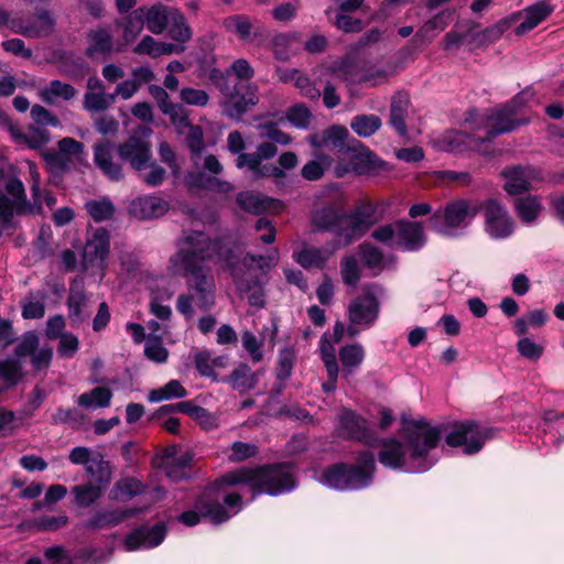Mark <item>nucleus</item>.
I'll list each match as a JSON object with an SVG mask.
<instances>
[{
    "label": "nucleus",
    "instance_id": "1",
    "mask_svg": "<svg viewBox=\"0 0 564 564\" xmlns=\"http://www.w3.org/2000/svg\"><path fill=\"white\" fill-rule=\"evenodd\" d=\"M401 440L377 437L380 449L378 462L387 469L421 474L430 470L436 463L431 456L447 431L445 443L449 447H462L465 455L479 453L486 441L494 437L495 430L484 426L475 420L455 421L447 425L432 426L425 419L401 420Z\"/></svg>",
    "mask_w": 564,
    "mask_h": 564
},
{
    "label": "nucleus",
    "instance_id": "2",
    "mask_svg": "<svg viewBox=\"0 0 564 564\" xmlns=\"http://www.w3.org/2000/svg\"><path fill=\"white\" fill-rule=\"evenodd\" d=\"M186 256L198 265L207 260L221 262L239 293H248L260 285L259 276L250 272L254 254L248 252L242 258V250L237 241L225 237L210 239L203 231H191L183 238L182 247L175 253V257L184 259Z\"/></svg>",
    "mask_w": 564,
    "mask_h": 564
},
{
    "label": "nucleus",
    "instance_id": "3",
    "mask_svg": "<svg viewBox=\"0 0 564 564\" xmlns=\"http://www.w3.org/2000/svg\"><path fill=\"white\" fill-rule=\"evenodd\" d=\"M291 463L279 462L257 465L254 467L240 466L223 473V482L228 487L246 485L253 501L261 495L271 497L290 492L296 487V479L290 470Z\"/></svg>",
    "mask_w": 564,
    "mask_h": 564
},
{
    "label": "nucleus",
    "instance_id": "4",
    "mask_svg": "<svg viewBox=\"0 0 564 564\" xmlns=\"http://www.w3.org/2000/svg\"><path fill=\"white\" fill-rule=\"evenodd\" d=\"M226 488L221 475L206 484L203 491L195 497L193 508L180 513L177 521L189 528L199 524L202 520H207L213 525L229 521L232 517L229 509H236L237 513L243 508V500L239 492L231 491L223 497L221 503L219 494Z\"/></svg>",
    "mask_w": 564,
    "mask_h": 564
},
{
    "label": "nucleus",
    "instance_id": "5",
    "mask_svg": "<svg viewBox=\"0 0 564 564\" xmlns=\"http://www.w3.org/2000/svg\"><path fill=\"white\" fill-rule=\"evenodd\" d=\"M377 462L369 449L359 451L352 463L338 462L322 473V482L338 491H360L375 482Z\"/></svg>",
    "mask_w": 564,
    "mask_h": 564
},
{
    "label": "nucleus",
    "instance_id": "6",
    "mask_svg": "<svg viewBox=\"0 0 564 564\" xmlns=\"http://www.w3.org/2000/svg\"><path fill=\"white\" fill-rule=\"evenodd\" d=\"M475 216L476 210L473 209L468 199H453L430 216L429 226L441 236L455 238L467 228Z\"/></svg>",
    "mask_w": 564,
    "mask_h": 564
},
{
    "label": "nucleus",
    "instance_id": "7",
    "mask_svg": "<svg viewBox=\"0 0 564 564\" xmlns=\"http://www.w3.org/2000/svg\"><path fill=\"white\" fill-rule=\"evenodd\" d=\"M348 150L349 152L345 155L348 158V166H336L335 174L337 177H343L348 171L359 176H379L391 170L388 162L357 139L350 141Z\"/></svg>",
    "mask_w": 564,
    "mask_h": 564
},
{
    "label": "nucleus",
    "instance_id": "8",
    "mask_svg": "<svg viewBox=\"0 0 564 564\" xmlns=\"http://www.w3.org/2000/svg\"><path fill=\"white\" fill-rule=\"evenodd\" d=\"M311 229L314 234L334 235L336 248L348 247L346 237L341 236L346 230V210L334 202H325L311 212Z\"/></svg>",
    "mask_w": 564,
    "mask_h": 564
},
{
    "label": "nucleus",
    "instance_id": "9",
    "mask_svg": "<svg viewBox=\"0 0 564 564\" xmlns=\"http://www.w3.org/2000/svg\"><path fill=\"white\" fill-rule=\"evenodd\" d=\"M151 133L152 130L147 126H141L134 130L123 142L116 147L119 160L128 163L134 171L147 169L152 160Z\"/></svg>",
    "mask_w": 564,
    "mask_h": 564
},
{
    "label": "nucleus",
    "instance_id": "10",
    "mask_svg": "<svg viewBox=\"0 0 564 564\" xmlns=\"http://www.w3.org/2000/svg\"><path fill=\"white\" fill-rule=\"evenodd\" d=\"M175 265L182 269V275L188 279V286L194 289L197 294L198 306L203 310L210 308L215 303V285L213 276L204 271V265L195 264L191 257H173Z\"/></svg>",
    "mask_w": 564,
    "mask_h": 564
},
{
    "label": "nucleus",
    "instance_id": "11",
    "mask_svg": "<svg viewBox=\"0 0 564 564\" xmlns=\"http://www.w3.org/2000/svg\"><path fill=\"white\" fill-rule=\"evenodd\" d=\"M377 205L371 200H362L352 209L346 212V245L350 246L362 238L378 219L376 217Z\"/></svg>",
    "mask_w": 564,
    "mask_h": 564
},
{
    "label": "nucleus",
    "instance_id": "12",
    "mask_svg": "<svg viewBox=\"0 0 564 564\" xmlns=\"http://www.w3.org/2000/svg\"><path fill=\"white\" fill-rule=\"evenodd\" d=\"M338 436L346 441H355L373 446L376 433L369 427L368 421L351 409H343L338 415Z\"/></svg>",
    "mask_w": 564,
    "mask_h": 564
},
{
    "label": "nucleus",
    "instance_id": "13",
    "mask_svg": "<svg viewBox=\"0 0 564 564\" xmlns=\"http://www.w3.org/2000/svg\"><path fill=\"white\" fill-rule=\"evenodd\" d=\"M487 122L492 124L487 128L485 135L479 137V143H491L494 140L505 133H509L519 127L527 126L530 122L529 118H516L512 112L509 113L502 106H498L490 110L486 116Z\"/></svg>",
    "mask_w": 564,
    "mask_h": 564
},
{
    "label": "nucleus",
    "instance_id": "14",
    "mask_svg": "<svg viewBox=\"0 0 564 564\" xmlns=\"http://www.w3.org/2000/svg\"><path fill=\"white\" fill-rule=\"evenodd\" d=\"M110 254V232L105 227H98L87 231L83 250L85 267L98 264L104 267Z\"/></svg>",
    "mask_w": 564,
    "mask_h": 564
},
{
    "label": "nucleus",
    "instance_id": "15",
    "mask_svg": "<svg viewBox=\"0 0 564 564\" xmlns=\"http://www.w3.org/2000/svg\"><path fill=\"white\" fill-rule=\"evenodd\" d=\"M167 535V525L160 521L152 527L141 524L127 534L124 546L128 551H135L140 547L153 549L159 546Z\"/></svg>",
    "mask_w": 564,
    "mask_h": 564
},
{
    "label": "nucleus",
    "instance_id": "16",
    "mask_svg": "<svg viewBox=\"0 0 564 564\" xmlns=\"http://www.w3.org/2000/svg\"><path fill=\"white\" fill-rule=\"evenodd\" d=\"M257 86L251 84H235L232 91L227 94L224 101L225 113L231 119H239L250 106L258 104Z\"/></svg>",
    "mask_w": 564,
    "mask_h": 564
},
{
    "label": "nucleus",
    "instance_id": "17",
    "mask_svg": "<svg viewBox=\"0 0 564 564\" xmlns=\"http://www.w3.org/2000/svg\"><path fill=\"white\" fill-rule=\"evenodd\" d=\"M380 303L372 292H365L354 299L348 306V318L350 324L366 325L370 327L378 318Z\"/></svg>",
    "mask_w": 564,
    "mask_h": 564
},
{
    "label": "nucleus",
    "instance_id": "18",
    "mask_svg": "<svg viewBox=\"0 0 564 564\" xmlns=\"http://www.w3.org/2000/svg\"><path fill=\"white\" fill-rule=\"evenodd\" d=\"M145 508L101 509L96 511L84 524L86 530L111 529L121 522L144 512Z\"/></svg>",
    "mask_w": 564,
    "mask_h": 564
},
{
    "label": "nucleus",
    "instance_id": "19",
    "mask_svg": "<svg viewBox=\"0 0 564 564\" xmlns=\"http://www.w3.org/2000/svg\"><path fill=\"white\" fill-rule=\"evenodd\" d=\"M485 219L487 230L494 238H507L512 234V223L506 208L496 199L489 198L485 203Z\"/></svg>",
    "mask_w": 564,
    "mask_h": 564
},
{
    "label": "nucleus",
    "instance_id": "20",
    "mask_svg": "<svg viewBox=\"0 0 564 564\" xmlns=\"http://www.w3.org/2000/svg\"><path fill=\"white\" fill-rule=\"evenodd\" d=\"M397 246L409 252L421 250L426 243L423 225L420 221L399 219L395 221Z\"/></svg>",
    "mask_w": 564,
    "mask_h": 564
},
{
    "label": "nucleus",
    "instance_id": "21",
    "mask_svg": "<svg viewBox=\"0 0 564 564\" xmlns=\"http://www.w3.org/2000/svg\"><path fill=\"white\" fill-rule=\"evenodd\" d=\"M236 200L242 210L253 215H261L269 210L278 214L284 208L282 200L250 191L240 192Z\"/></svg>",
    "mask_w": 564,
    "mask_h": 564
},
{
    "label": "nucleus",
    "instance_id": "22",
    "mask_svg": "<svg viewBox=\"0 0 564 564\" xmlns=\"http://www.w3.org/2000/svg\"><path fill=\"white\" fill-rule=\"evenodd\" d=\"M170 205L166 200L152 195L133 199L129 213L140 220L159 218L167 213Z\"/></svg>",
    "mask_w": 564,
    "mask_h": 564
},
{
    "label": "nucleus",
    "instance_id": "23",
    "mask_svg": "<svg viewBox=\"0 0 564 564\" xmlns=\"http://www.w3.org/2000/svg\"><path fill=\"white\" fill-rule=\"evenodd\" d=\"M352 139L355 138L349 134L345 126L333 124L322 132L319 139L317 135H313L311 144L315 148L332 145L340 155L345 156L349 152L348 148Z\"/></svg>",
    "mask_w": 564,
    "mask_h": 564
},
{
    "label": "nucleus",
    "instance_id": "24",
    "mask_svg": "<svg viewBox=\"0 0 564 564\" xmlns=\"http://www.w3.org/2000/svg\"><path fill=\"white\" fill-rule=\"evenodd\" d=\"M115 144L108 140L94 145V162L96 166L111 181L123 178L122 167L112 160Z\"/></svg>",
    "mask_w": 564,
    "mask_h": 564
},
{
    "label": "nucleus",
    "instance_id": "25",
    "mask_svg": "<svg viewBox=\"0 0 564 564\" xmlns=\"http://www.w3.org/2000/svg\"><path fill=\"white\" fill-rule=\"evenodd\" d=\"M554 11V6L550 0H539L538 2L524 8L522 13L525 14L522 21L514 30L517 36H522L529 31L536 28L540 23L546 20Z\"/></svg>",
    "mask_w": 564,
    "mask_h": 564
},
{
    "label": "nucleus",
    "instance_id": "26",
    "mask_svg": "<svg viewBox=\"0 0 564 564\" xmlns=\"http://www.w3.org/2000/svg\"><path fill=\"white\" fill-rule=\"evenodd\" d=\"M410 98L405 93L398 91L392 96L388 123L395 130L399 137L408 135V117Z\"/></svg>",
    "mask_w": 564,
    "mask_h": 564
},
{
    "label": "nucleus",
    "instance_id": "27",
    "mask_svg": "<svg viewBox=\"0 0 564 564\" xmlns=\"http://www.w3.org/2000/svg\"><path fill=\"white\" fill-rule=\"evenodd\" d=\"M185 182L189 189H203L220 194H227L232 189L231 183L202 171L189 172L185 177Z\"/></svg>",
    "mask_w": 564,
    "mask_h": 564
},
{
    "label": "nucleus",
    "instance_id": "28",
    "mask_svg": "<svg viewBox=\"0 0 564 564\" xmlns=\"http://www.w3.org/2000/svg\"><path fill=\"white\" fill-rule=\"evenodd\" d=\"M529 171L530 167L521 165L506 167L502 171V175L506 178L505 191L510 195H520L530 191Z\"/></svg>",
    "mask_w": 564,
    "mask_h": 564
},
{
    "label": "nucleus",
    "instance_id": "29",
    "mask_svg": "<svg viewBox=\"0 0 564 564\" xmlns=\"http://www.w3.org/2000/svg\"><path fill=\"white\" fill-rule=\"evenodd\" d=\"M365 356V349L359 343L347 344L339 348L338 358L343 366L341 373L345 379L355 373L356 369L362 364Z\"/></svg>",
    "mask_w": 564,
    "mask_h": 564
},
{
    "label": "nucleus",
    "instance_id": "30",
    "mask_svg": "<svg viewBox=\"0 0 564 564\" xmlns=\"http://www.w3.org/2000/svg\"><path fill=\"white\" fill-rule=\"evenodd\" d=\"M87 303L88 297L84 283L77 279H73L69 283V293L66 301L69 319L73 322H82L84 319L83 308Z\"/></svg>",
    "mask_w": 564,
    "mask_h": 564
},
{
    "label": "nucleus",
    "instance_id": "31",
    "mask_svg": "<svg viewBox=\"0 0 564 564\" xmlns=\"http://www.w3.org/2000/svg\"><path fill=\"white\" fill-rule=\"evenodd\" d=\"M141 8L143 9L148 30L153 34H161L169 25V21L172 17V9H169L161 2H156L150 8L145 6H142Z\"/></svg>",
    "mask_w": 564,
    "mask_h": 564
},
{
    "label": "nucleus",
    "instance_id": "32",
    "mask_svg": "<svg viewBox=\"0 0 564 564\" xmlns=\"http://www.w3.org/2000/svg\"><path fill=\"white\" fill-rule=\"evenodd\" d=\"M144 485L134 477H124L117 480L109 492L111 500L126 501L144 492Z\"/></svg>",
    "mask_w": 564,
    "mask_h": 564
},
{
    "label": "nucleus",
    "instance_id": "33",
    "mask_svg": "<svg viewBox=\"0 0 564 564\" xmlns=\"http://www.w3.org/2000/svg\"><path fill=\"white\" fill-rule=\"evenodd\" d=\"M278 153V145L274 142H262L258 144L257 151L253 153H241L236 159V166L243 169L245 163H251L252 166H257L259 161H267L274 158Z\"/></svg>",
    "mask_w": 564,
    "mask_h": 564
},
{
    "label": "nucleus",
    "instance_id": "34",
    "mask_svg": "<svg viewBox=\"0 0 564 564\" xmlns=\"http://www.w3.org/2000/svg\"><path fill=\"white\" fill-rule=\"evenodd\" d=\"M84 208L95 223L111 220L116 213L115 204L107 196L87 200Z\"/></svg>",
    "mask_w": 564,
    "mask_h": 564
},
{
    "label": "nucleus",
    "instance_id": "35",
    "mask_svg": "<svg viewBox=\"0 0 564 564\" xmlns=\"http://www.w3.org/2000/svg\"><path fill=\"white\" fill-rule=\"evenodd\" d=\"M68 523V517L65 514L59 516H40L33 519L23 521L20 524L21 529L34 531H56Z\"/></svg>",
    "mask_w": 564,
    "mask_h": 564
},
{
    "label": "nucleus",
    "instance_id": "36",
    "mask_svg": "<svg viewBox=\"0 0 564 564\" xmlns=\"http://www.w3.org/2000/svg\"><path fill=\"white\" fill-rule=\"evenodd\" d=\"M235 390H251L258 383L256 373L251 372V368L245 364H239L231 373L225 379Z\"/></svg>",
    "mask_w": 564,
    "mask_h": 564
},
{
    "label": "nucleus",
    "instance_id": "37",
    "mask_svg": "<svg viewBox=\"0 0 564 564\" xmlns=\"http://www.w3.org/2000/svg\"><path fill=\"white\" fill-rule=\"evenodd\" d=\"M382 121L379 116L373 113H361L351 118V130L361 138H369L380 130Z\"/></svg>",
    "mask_w": 564,
    "mask_h": 564
},
{
    "label": "nucleus",
    "instance_id": "38",
    "mask_svg": "<svg viewBox=\"0 0 564 564\" xmlns=\"http://www.w3.org/2000/svg\"><path fill=\"white\" fill-rule=\"evenodd\" d=\"M105 489L91 481L76 485L72 488L74 502L79 508H88L94 505L104 494Z\"/></svg>",
    "mask_w": 564,
    "mask_h": 564
},
{
    "label": "nucleus",
    "instance_id": "39",
    "mask_svg": "<svg viewBox=\"0 0 564 564\" xmlns=\"http://www.w3.org/2000/svg\"><path fill=\"white\" fill-rule=\"evenodd\" d=\"M88 39L91 42L86 48V56L93 57L96 53L107 55L112 51L113 39L106 29L93 30L88 34Z\"/></svg>",
    "mask_w": 564,
    "mask_h": 564
},
{
    "label": "nucleus",
    "instance_id": "40",
    "mask_svg": "<svg viewBox=\"0 0 564 564\" xmlns=\"http://www.w3.org/2000/svg\"><path fill=\"white\" fill-rule=\"evenodd\" d=\"M11 137L22 142L31 150H40L50 142V133L45 129L30 127L31 133L21 132L20 129H11Z\"/></svg>",
    "mask_w": 564,
    "mask_h": 564
},
{
    "label": "nucleus",
    "instance_id": "41",
    "mask_svg": "<svg viewBox=\"0 0 564 564\" xmlns=\"http://www.w3.org/2000/svg\"><path fill=\"white\" fill-rule=\"evenodd\" d=\"M112 391L108 387H96L78 397L77 404L83 408H107L110 405Z\"/></svg>",
    "mask_w": 564,
    "mask_h": 564
},
{
    "label": "nucleus",
    "instance_id": "42",
    "mask_svg": "<svg viewBox=\"0 0 564 564\" xmlns=\"http://www.w3.org/2000/svg\"><path fill=\"white\" fill-rule=\"evenodd\" d=\"M178 126L188 128L186 135V147L193 154H200L205 148L204 132L199 124H193L186 113L181 115L178 118Z\"/></svg>",
    "mask_w": 564,
    "mask_h": 564
},
{
    "label": "nucleus",
    "instance_id": "43",
    "mask_svg": "<svg viewBox=\"0 0 564 564\" xmlns=\"http://www.w3.org/2000/svg\"><path fill=\"white\" fill-rule=\"evenodd\" d=\"M169 24V35L175 42L184 44L192 39V29L187 24L184 14L178 9L172 8V17Z\"/></svg>",
    "mask_w": 564,
    "mask_h": 564
},
{
    "label": "nucleus",
    "instance_id": "44",
    "mask_svg": "<svg viewBox=\"0 0 564 564\" xmlns=\"http://www.w3.org/2000/svg\"><path fill=\"white\" fill-rule=\"evenodd\" d=\"M86 471L90 475L96 485L106 489L111 481V465L108 460H105L101 454H97L93 457L91 463L86 466Z\"/></svg>",
    "mask_w": 564,
    "mask_h": 564
},
{
    "label": "nucleus",
    "instance_id": "45",
    "mask_svg": "<svg viewBox=\"0 0 564 564\" xmlns=\"http://www.w3.org/2000/svg\"><path fill=\"white\" fill-rule=\"evenodd\" d=\"M186 395L187 390L182 386V383L176 379H172L161 388L151 390L148 399L150 402H161L171 399L185 398Z\"/></svg>",
    "mask_w": 564,
    "mask_h": 564
},
{
    "label": "nucleus",
    "instance_id": "46",
    "mask_svg": "<svg viewBox=\"0 0 564 564\" xmlns=\"http://www.w3.org/2000/svg\"><path fill=\"white\" fill-rule=\"evenodd\" d=\"M514 208L518 216L524 223H531L535 220L541 213V204L539 199L531 195L516 198Z\"/></svg>",
    "mask_w": 564,
    "mask_h": 564
},
{
    "label": "nucleus",
    "instance_id": "47",
    "mask_svg": "<svg viewBox=\"0 0 564 564\" xmlns=\"http://www.w3.org/2000/svg\"><path fill=\"white\" fill-rule=\"evenodd\" d=\"M169 350L163 346L160 335L150 334L144 346V356L156 364H164L169 359Z\"/></svg>",
    "mask_w": 564,
    "mask_h": 564
},
{
    "label": "nucleus",
    "instance_id": "48",
    "mask_svg": "<svg viewBox=\"0 0 564 564\" xmlns=\"http://www.w3.org/2000/svg\"><path fill=\"white\" fill-rule=\"evenodd\" d=\"M358 253L360 256L362 264L367 269H380L383 264V252L370 242H361L358 246Z\"/></svg>",
    "mask_w": 564,
    "mask_h": 564
},
{
    "label": "nucleus",
    "instance_id": "49",
    "mask_svg": "<svg viewBox=\"0 0 564 564\" xmlns=\"http://www.w3.org/2000/svg\"><path fill=\"white\" fill-rule=\"evenodd\" d=\"M145 23L143 9L141 7L132 10L123 18V36L127 41L135 39L142 31Z\"/></svg>",
    "mask_w": 564,
    "mask_h": 564
},
{
    "label": "nucleus",
    "instance_id": "50",
    "mask_svg": "<svg viewBox=\"0 0 564 564\" xmlns=\"http://www.w3.org/2000/svg\"><path fill=\"white\" fill-rule=\"evenodd\" d=\"M0 377L8 383V387L17 386L23 377L20 361L14 358L0 360Z\"/></svg>",
    "mask_w": 564,
    "mask_h": 564
},
{
    "label": "nucleus",
    "instance_id": "51",
    "mask_svg": "<svg viewBox=\"0 0 564 564\" xmlns=\"http://www.w3.org/2000/svg\"><path fill=\"white\" fill-rule=\"evenodd\" d=\"M295 352L292 348H283L278 356L275 377L281 380H289L295 362Z\"/></svg>",
    "mask_w": 564,
    "mask_h": 564
},
{
    "label": "nucleus",
    "instance_id": "52",
    "mask_svg": "<svg viewBox=\"0 0 564 564\" xmlns=\"http://www.w3.org/2000/svg\"><path fill=\"white\" fill-rule=\"evenodd\" d=\"M343 282L348 286H356L361 274L355 256H345L340 262Z\"/></svg>",
    "mask_w": 564,
    "mask_h": 564
},
{
    "label": "nucleus",
    "instance_id": "53",
    "mask_svg": "<svg viewBox=\"0 0 564 564\" xmlns=\"http://www.w3.org/2000/svg\"><path fill=\"white\" fill-rule=\"evenodd\" d=\"M329 161L330 159L326 154L321 155L319 160L308 161L301 170L302 177L306 181L321 180L329 165Z\"/></svg>",
    "mask_w": 564,
    "mask_h": 564
},
{
    "label": "nucleus",
    "instance_id": "54",
    "mask_svg": "<svg viewBox=\"0 0 564 564\" xmlns=\"http://www.w3.org/2000/svg\"><path fill=\"white\" fill-rule=\"evenodd\" d=\"M224 26L227 31L236 33L239 39L246 40L251 34V23L246 15H230L224 20Z\"/></svg>",
    "mask_w": 564,
    "mask_h": 564
},
{
    "label": "nucleus",
    "instance_id": "55",
    "mask_svg": "<svg viewBox=\"0 0 564 564\" xmlns=\"http://www.w3.org/2000/svg\"><path fill=\"white\" fill-rule=\"evenodd\" d=\"M311 118L312 112L304 104L293 105L286 112L289 122L299 129H306L310 126Z\"/></svg>",
    "mask_w": 564,
    "mask_h": 564
},
{
    "label": "nucleus",
    "instance_id": "56",
    "mask_svg": "<svg viewBox=\"0 0 564 564\" xmlns=\"http://www.w3.org/2000/svg\"><path fill=\"white\" fill-rule=\"evenodd\" d=\"M330 73L344 83H352V76L355 75V63L354 61L345 56L338 61L332 63Z\"/></svg>",
    "mask_w": 564,
    "mask_h": 564
},
{
    "label": "nucleus",
    "instance_id": "57",
    "mask_svg": "<svg viewBox=\"0 0 564 564\" xmlns=\"http://www.w3.org/2000/svg\"><path fill=\"white\" fill-rule=\"evenodd\" d=\"M231 453L228 455V459L232 463H240L251 457H254L259 453L257 445L236 441L230 446Z\"/></svg>",
    "mask_w": 564,
    "mask_h": 564
},
{
    "label": "nucleus",
    "instance_id": "58",
    "mask_svg": "<svg viewBox=\"0 0 564 564\" xmlns=\"http://www.w3.org/2000/svg\"><path fill=\"white\" fill-rule=\"evenodd\" d=\"M245 167H248V170L251 171L256 180L265 177L280 180L286 176L285 172L279 166L272 163L262 164V161H259L257 166H252L251 163H245Z\"/></svg>",
    "mask_w": 564,
    "mask_h": 564
},
{
    "label": "nucleus",
    "instance_id": "59",
    "mask_svg": "<svg viewBox=\"0 0 564 564\" xmlns=\"http://www.w3.org/2000/svg\"><path fill=\"white\" fill-rule=\"evenodd\" d=\"M47 94L61 97L64 100H70L75 97L76 89L70 84L54 79L50 83L47 90L42 93L43 100L45 102H50V98L46 96Z\"/></svg>",
    "mask_w": 564,
    "mask_h": 564
},
{
    "label": "nucleus",
    "instance_id": "60",
    "mask_svg": "<svg viewBox=\"0 0 564 564\" xmlns=\"http://www.w3.org/2000/svg\"><path fill=\"white\" fill-rule=\"evenodd\" d=\"M42 158L53 174H64L68 171L70 159L63 155L59 151H44Z\"/></svg>",
    "mask_w": 564,
    "mask_h": 564
},
{
    "label": "nucleus",
    "instance_id": "61",
    "mask_svg": "<svg viewBox=\"0 0 564 564\" xmlns=\"http://www.w3.org/2000/svg\"><path fill=\"white\" fill-rule=\"evenodd\" d=\"M197 64L198 68L204 72L216 64V56L214 54V47L210 40L202 39L199 42L198 53H197Z\"/></svg>",
    "mask_w": 564,
    "mask_h": 564
},
{
    "label": "nucleus",
    "instance_id": "62",
    "mask_svg": "<svg viewBox=\"0 0 564 564\" xmlns=\"http://www.w3.org/2000/svg\"><path fill=\"white\" fill-rule=\"evenodd\" d=\"M84 419V414L76 408L65 409L59 406L52 414V423L54 424H79Z\"/></svg>",
    "mask_w": 564,
    "mask_h": 564
},
{
    "label": "nucleus",
    "instance_id": "63",
    "mask_svg": "<svg viewBox=\"0 0 564 564\" xmlns=\"http://www.w3.org/2000/svg\"><path fill=\"white\" fill-rule=\"evenodd\" d=\"M39 337L34 332H26L22 336V340L14 348V355L18 358L33 355L39 348Z\"/></svg>",
    "mask_w": 564,
    "mask_h": 564
},
{
    "label": "nucleus",
    "instance_id": "64",
    "mask_svg": "<svg viewBox=\"0 0 564 564\" xmlns=\"http://www.w3.org/2000/svg\"><path fill=\"white\" fill-rule=\"evenodd\" d=\"M44 557L52 564H74V558L64 545H53L44 550Z\"/></svg>",
    "mask_w": 564,
    "mask_h": 564
}]
</instances>
